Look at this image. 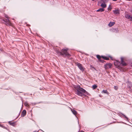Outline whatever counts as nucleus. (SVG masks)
Listing matches in <instances>:
<instances>
[{"label": "nucleus", "instance_id": "6", "mask_svg": "<svg viewBox=\"0 0 132 132\" xmlns=\"http://www.w3.org/2000/svg\"><path fill=\"white\" fill-rule=\"evenodd\" d=\"M125 17L126 18L130 19V21H132V17L130 15L128 14L127 13H126Z\"/></svg>", "mask_w": 132, "mask_h": 132}, {"label": "nucleus", "instance_id": "3", "mask_svg": "<svg viewBox=\"0 0 132 132\" xmlns=\"http://www.w3.org/2000/svg\"><path fill=\"white\" fill-rule=\"evenodd\" d=\"M56 52L59 55H66V50L62 49L61 52L56 51Z\"/></svg>", "mask_w": 132, "mask_h": 132}, {"label": "nucleus", "instance_id": "28", "mask_svg": "<svg viewBox=\"0 0 132 132\" xmlns=\"http://www.w3.org/2000/svg\"><path fill=\"white\" fill-rule=\"evenodd\" d=\"M130 11L131 13H132V9Z\"/></svg>", "mask_w": 132, "mask_h": 132}, {"label": "nucleus", "instance_id": "11", "mask_svg": "<svg viewBox=\"0 0 132 132\" xmlns=\"http://www.w3.org/2000/svg\"><path fill=\"white\" fill-rule=\"evenodd\" d=\"M67 57L69 59H71L72 58L71 55L67 52Z\"/></svg>", "mask_w": 132, "mask_h": 132}, {"label": "nucleus", "instance_id": "24", "mask_svg": "<svg viewBox=\"0 0 132 132\" xmlns=\"http://www.w3.org/2000/svg\"><path fill=\"white\" fill-rule=\"evenodd\" d=\"M5 17L7 18V19H9V18L8 16L7 15H5Z\"/></svg>", "mask_w": 132, "mask_h": 132}, {"label": "nucleus", "instance_id": "30", "mask_svg": "<svg viewBox=\"0 0 132 132\" xmlns=\"http://www.w3.org/2000/svg\"><path fill=\"white\" fill-rule=\"evenodd\" d=\"M34 132H38V131L37 132V131H34Z\"/></svg>", "mask_w": 132, "mask_h": 132}, {"label": "nucleus", "instance_id": "25", "mask_svg": "<svg viewBox=\"0 0 132 132\" xmlns=\"http://www.w3.org/2000/svg\"><path fill=\"white\" fill-rule=\"evenodd\" d=\"M108 10H111V7H110V6H109V7L108 8Z\"/></svg>", "mask_w": 132, "mask_h": 132}, {"label": "nucleus", "instance_id": "13", "mask_svg": "<svg viewBox=\"0 0 132 132\" xmlns=\"http://www.w3.org/2000/svg\"><path fill=\"white\" fill-rule=\"evenodd\" d=\"M102 93H106L108 95H109V93L107 91V90H103L102 92Z\"/></svg>", "mask_w": 132, "mask_h": 132}, {"label": "nucleus", "instance_id": "22", "mask_svg": "<svg viewBox=\"0 0 132 132\" xmlns=\"http://www.w3.org/2000/svg\"><path fill=\"white\" fill-rule=\"evenodd\" d=\"M24 105H26V106H29V105L28 104L27 102L25 103Z\"/></svg>", "mask_w": 132, "mask_h": 132}, {"label": "nucleus", "instance_id": "27", "mask_svg": "<svg viewBox=\"0 0 132 132\" xmlns=\"http://www.w3.org/2000/svg\"><path fill=\"white\" fill-rule=\"evenodd\" d=\"M80 132H85L84 131H81Z\"/></svg>", "mask_w": 132, "mask_h": 132}, {"label": "nucleus", "instance_id": "15", "mask_svg": "<svg viewBox=\"0 0 132 132\" xmlns=\"http://www.w3.org/2000/svg\"><path fill=\"white\" fill-rule=\"evenodd\" d=\"M112 31L114 32L117 33L118 32V29H114L112 30Z\"/></svg>", "mask_w": 132, "mask_h": 132}, {"label": "nucleus", "instance_id": "8", "mask_svg": "<svg viewBox=\"0 0 132 132\" xmlns=\"http://www.w3.org/2000/svg\"><path fill=\"white\" fill-rule=\"evenodd\" d=\"M26 114V111L24 110H23L22 111L21 114V117H24Z\"/></svg>", "mask_w": 132, "mask_h": 132}, {"label": "nucleus", "instance_id": "21", "mask_svg": "<svg viewBox=\"0 0 132 132\" xmlns=\"http://www.w3.org/2000/svg\"><path fill=\"white\" fill-rule=\"evenodd\" d=\"M97 86L96 85H94L92 86V88L93 89H95L96 88Z\"/></svg>", "mask_w": 132, "mask_h": 132}, {"label": "nucleus", "instance_id": "7", "mask_svg": "<svg viewBox=\"0 0 132 132\" xmlns=\"http://www.w3.org/2000/svg\"><path fill=\"white\" fill-rule=\"evenodd\" d=\"M121 63L122 66H126L127 65L126 63L124 61L123 58V57L121 58Z\"/></svg>", "mask_w": 132, "mask_h": 132}, {"label": "nucleus", "instance_id": "10", "mask_svg": "<svg viewBox=\"0 0 132 132\" xmlns=\"http://www.w3.org/2000/svg\"><path fill=\"white\" fill-rule=\"evenodd\" d=\"M9 123L10 125L14 126L16 125L15 122H12L11 121L9 122Z\"/></svg>", "mask_w": 132, "mask_h": 132}, {"label": "nucleus", "instance_id": "4", "mask_svg": "<svg viewBox=\"0 0 132 132\" xmlns=\"http://www.w3.org/2000/svg\"><path fill=\"white\" fill-rule=\"evenodd\" d=\"M76 64V65L81 71L83 72L85 68L83 67L81 64L79 63H77Z\"/></svg>", "mask_w": 132, "mask_h": 132}, {"label": "nucleus", "instance_id": "17", "mask_svg": "<svg viewBox=\"0 0 132 132\" xmlns=\"http://www.w3.org/2000/svg\"><path fill=\"white\" fill-rule=\"evenodd\" d=\"M71 111L73 114H74L75 116H76L77 114V111L74 110H71Z\"/></svg>", "mask_w": 132, "mask_h": 132}, {"label": "nucleus", "instance_id": "9", "mask_svg": "<svg viewBox=\"0 0 132 132\" xmlns=\"http://www.w3.org/2000/svg\"><path fill=\"white\" fill-rule=\"evenodd\" d=\"M119 63L120 64V63L118 61L116 63H115L114 64L115 65H117V64L118 65V67L117 68L118 69H119L120 70H122V68L121 67H120L118 65L119 64Z\"/></svg>", "mask_w": 132, "mask_h": 132}, {"label": "nucleus", "instance_id": "23", "mask_svg": "<svg viewBox=\"0 0 132 132\" xmlns=\"http://www.w3.org/2000/svg\"><path fill=\"white\" fill-rule=\"evenodd\" d=\"M114 89L116 90H117L118 89V87L117 86H115L114 87Z\"/></svg>", "mask_w": 132, "mask_h": 132}, {"label": "nucleus", "instance_id": "5", "mask_svg": "<svg viewBox=\"0 0 132 132\" xmlns=\"http://www.w3.org/2000/svg\"><path fill=\"white\" fill-rule=\"evenodd\" d=\"M112 65L110 63H108L104 65V67L105 69L111 68L112 67Z\"/></svg>", "mask_w": 132, "mask_h": 132}, {"label": "nucleus", "instance_id": "29", "mask_svg": "<svg viewBox=\"0 0 132 132\" xmlns=\"http://www.w3.org/2000/svg\"><path fill=\"white\" fill-rule=\"evenodd\" d=\"M125 118H127L126 117V116H125Z\"/></svg>", "mask_w": 132, "mask_h": 132}, {"label": "nucleus", "instance_id": "18", "mask_svg": "<svg viewBox=\"0 0 132 132\" xmlns=\"http://www.w3.org/2000/svg\"><path fill=\"white\" fill-rule=\"evenodd\" d=\"M113 12L115 14H117L119 13V11L117 10H113Z\"/></svg>", "mask_w": 132, "mask_h": 132}, {"label": "nucleus", "instance_id": "2", "mask_svg": "<svg viewBox=\"0 0 132 132\" xmlns=\"http://www.w3.org/2000/svg\"><path fill=\"white\" fill-rule=\"evenodd\" d=\"M3 21L5 22V25L7 26H13V24L10 21L9 19H3Z\"/></svg>", "mask_w": 132, "mask_h": 132}, {"label": "nucleus", "instance_id": "1", "mask_svg": "<svg viewBox=\"0 0 132 132\" xmlns=\"http://www.w3.org/2000/svg\"><path fill=\"white\" fill-rule=\"evenodd\" d=\"M75 93L78 95L82 96H83L84 94L83 93L88 95V93L87 92L85 89L82 88L80 87L79 86H77L75 87Z\"/></svg>", "mask_w": 132, "mask_h": 132}, {"label": "nucleus", "instance_id": "12", "mask_svg": "<svg viewBox=\"0 0 132 132\" xmlns=\"http://www.w3.org/2000/svg\"><path fill=\"white\" fill-rule=\"evenodd\" d=\"M115 23L114 22H110V23L108 24V26H109L111 27L112 26H113Z\"/></svg>", "mask_w": 132, "mask_h": 132}, {"label": "nucleus", "instance_id": "16", "mask_svg": "<svg viewBox=\"0 0 132 132\" xmlns=\"http://www.w3.org/2000/svg\"><path fill=\"white\" fill-rule=\"evenodd\" d=\"M104 10L103 8H100V9L97 10V12H102L104 11Z\"/></svg>", "mask_w": 132, "mask_h": 132}, {"label": "nucleus", "instance_id": "26", "mask_svg": "<svg viewBox=\"0 0 132 132\" xmlns=\"http://www.w3.org/2000/svg\"><path fill=\"white\" fill-rule=\"evenodd\" d=\"M112 1H117V0H112Z\"/></svg>", "mask_w": 132, "mask_h": 132}, {"label": "nucleus", "instance_id": "20", "mask_svg": "<svg viewBox=\"0 0 132 132\" xmlns=\"http://www.w3.org/2000/svg\"><path fill=\"white\" fill-rule=\"evenodd\" d=\"M96 57L99 60H100V59L102 58V56H101L99 55H96Z\"/></svg>", "mask_w": 132, "mask_h": 132}, {"label": "nucleus", "instance_id": "31", "mask_svg": "<svg viewBox=\"0 0 132 132\" xmlns=\"http://www.w3.org/2000/svg\"><path fill=\"white\" fill-rule=\"evenodd\" d=\"M95 0H92V1H94Z\"/></svg>", "mask_w": 132, "mask_h": 132}, {"label": "nucleus", "instance_id": "14", "mask_svg": "<svg viewBox=\"0 0 132 132\" xmlns=\"http://www.w3.org/2000/svg\"><path fill=\"white\" fill-rule=\"evenodd\" d=\"M101 6L103 8H105L106 7V5L105 3H102L101 4Z\"/></svg>", "mask_w": 132, "mask_h": 132}, {"label": "nucleus", "instance_id": "19", "mask_svg": "<svg viewBox=\"0 0 132 132\" xmlns=\"http://www.w3.org/2000/svg\"><path fill=\"white\" fill-rule=\"evenodd\" d=\"M102 58L104 60H109V59L108 57H107L106 56H102Z\"/></svg>", "mask_w": 132, "mask_h": 132}]
</instances>
